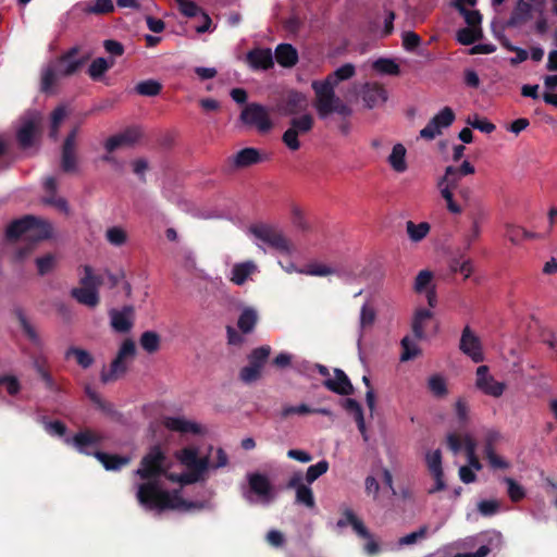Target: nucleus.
I'll use <instances>...</instances> for the list:
<instances>
[{
  "instance_id": "nucleus-29",
  "label": "nucleus",
  "mask_w": 557,
  "mask_h": 557,
  "mask_svg": "<svg viewBox=\"0 0 557 557\" xmlns=\"http://www.w3.org/2000/svg\"><path fill=\"white\" fill-rule=\"evenodd\" d=\"M343 408H345L346 412L354 416L355 422H357L358 430L361 432L363 441H368L367 429L364 428L363 411L359 403L356 399L347 398L343 400Z\"/></svg>"
},
{
  "instance_id": "nucleus-60",
  "label": "nucleus",
  "mask_w": 557,
  "mask_h": 557,
  "mask_svg": "<svg viewBox=\"0 0 557 557\" xmlns=\"http://www.w3.org/2000/svg\"><path fill=\"white\" fill-rule=\"evenodd\" d=\"M302 273L317 277H325L334 273V270L322 263H309L306 265V270L302 271Z\"/></svg>"
},
{
  "instance_id": "nucleus-4",
  "label": "nucleus",
  "mask_w": 557,
  "mask_h": 557,
  "mask_svg": "<svg viewBox=\"0 0 557 557\" xmlns=\"http://www.w3.org/2000/svg\"><path fill=\"white\" fill-rule=\"evenodd\" d=\"M84 270L85 275L79 281L81 286L73 287L70 296L82 306L96 308L99 304L98 287L102 285V278L96 276L89 265H85Z\"/></svg>"
},
{
  "instance_id": "nucleus-34",
  "label": "nucleus",
  "mask_w": 557,
  "mask_h": 557,
  "mask_svg": "<svg viewBox=\"0 0 557 557\" xmlns=\"http://www.w3.org/2000/svg\"><path fill=\"white\" fill-rule=\"evenodd\" d=\"M531 9L532 7L528 1L519 0L515 11L511 13L508 25L519 26L523 24L528 20Z\"/></svg>"
},
{
  "instance_id": "nucleus-47",
  "label": "nucleus",
  "mask_w": 557,
  "mask_h": 557,
  "mask_svg": "<svg viewBox=\"0 0 557 557\" xmlns=\"http://www.w3.org/2000/svg\"><path fill=\"white\" fill-rule=\"evenodd\" d=\"M295 491V504L312 509L315 506L311 487H300Z\"/></svg>"
},
{
  "instance_id": "nucleus-2",
  "label": "nucleus",
  "mask_w": 557,
  "mask_h": 557,
  "mask_svg": "<svg viewBox=\"0 0 557 557\" xmlns=\"http://www.w3.org/2000/svg\"><path fill=\"white\" fill-rule=\"evenodd\" d=\"M355 72V66L346 63L329 74L325 79L313 81L311 84L315 95L313 106L318 116L321 120L326 119L332 113L343 116L338 129L344 136H348L351 129L348 117L352 114V109L336 96L335 88L339 82L351 78Z\"/></svg>"
},
{
  "instance_id": "nucleus-54",
  "label": "nucleus",
  "mask_w": 557,
  "mask_h": 557,
  "mask_svg": "<svg viewBox=\"0 0 557 557\" xmlns=\"http://www.w3.org/2000/svg\"><path fill=\"white\" fill-rule=\"evenodd\" d=\"M17 321H20L21 330H23L25 336L35 345L40 344V338L37 335L36 329L28 322L22 311H17Z\"/></svg>"
},
{
  "instance_id": "nucleus-6",
  "label": "nucleus",
  "mask_w": 557,
  "mask_h": 557,
  "mask_svg": "<svg viewBox=\"0 0 557 557\" xmlns=\"http://www.w3.org/2000/svg\"><path fill=\"white\" fill-rule=\"evenodd\" d=\"M461 175L455 170V166L449 165L445 169L443 177L440 178L437 187L441 196L446 201V208L450 213L460 214L463 210L462 205L454 199V191L460 187Z\"/></svg>"
},
{
  "instance_id": "nucleus-3",
  "label": "nucleus",
  "mask_w": 557,
  "mask_h": 557,
  "mask_svg": "<svg viewBox=\"0 0 557 557\" xmlns=\"http://www.w3.org/2000/svg\"><path fill=\"white\" fill-rule=\"evenodd\" d=\"M101 441L102 437L99 436L98 433L89 429H85L73 435L72 438L65 440V443L73 445L79 454L94 456L98 462L103 465L106 471H120L122 468L129 465L131 458L128 456L111 455L90 449L92 447H97Z\"/></svg>"
},
{
  "instance_id": "nucleus-30",
  "label": "nucleus",
  "mask_w": 557,
  "mask_h": 557,
  "mask_svg": "<svg viewBox=\"0 0 557 557\" xmlns=\"http://www.w3.org/2000/svg\"><path fill=\"white\" fill-rule=\"evenodd\" d=\"M36 223H33L28 231V235L36 240H48L52 238L53 226L45 219L35 216Z\"/></svg>"
},
{
  "instance_id": "nucleus-48",
  "label": "nucleus",
  "mask_w": 557,
  "mask_h": 557,
  "mask_svg": "<svg viewBox=\"0 0 557 557\" xmlns=\"http://www.w3.org/2000/svg\"><path fill=\"white\" fill-rule=\"evenodd\" d=\"M503 482L506 483V485H507L508 498H510L511 502L519 503L524 498V496H525L524 488L522 485L517 483V481L515 479L506 476L503 479Z\"/></svg>"
},
{
  "instance_id": "nucleus-16",
  "label": "nucleus",
  "mask_w": 557,
  "mask_h": 557,
  "mask_svg": "<svg viewBox=\"0 0 557 557\" xmlns=\"http://www.w3.org/2000/svg\"><path fill=\"white\" fill-rule=\"evenodd\" d=\"M265 159L257 148L248 147L228 157L226 162L232 170H237L261 163Z\"/></svg>"
},
{
  "instance_id": "nucleus-33",
  "label": "nucleus",
  "mask_w": 557,
  "mask_h": 557,
  "mask_svg": "<svg viewBox=\"0 0 557 557\" xmlns=\"http://www.w3.org/2000/svg\"><path fill=\"white\" fill-rule=\"evenodd\" d=\"M33 368H35L36 373L39 374L40 380L44 381L45 387H47L48 391H52V392L58 391L57 383L53 381L52 375L46 369V359L45 358L37 357V358L33 359Z\"/></svg>"
},
{
  "instance_id": "nucleus-20",
  "label": "nucleus",
  "mask_w": 557,
  "mask_h": 557,
  "mask_svg": "<svg viewBox=\"0 0 557 557\" xmlns=\"http://www.w3.org/2000/svg\"><path fill=\"white\" fill-rule=\"evenodd\" d=\"M362 100L368 109L383 104L387 100L385 88L377 83H367L361 91Z\"/></svg>"
},
{
  "instance_id": "nucleus-21",
  "label": "nucleus",
  "mask_w": 557,
  "mask_h": 557,
  "mask_svg": "<svg viewBox=\"0 0 557 557\" xmlns=\"http://www.w3.org/2000/svg\"><path fill=\"white\" fill-rule=\"evenodd\" d=\"M133 312L132 306H124L121 310L112 309L109 311L112 329L122 334L129 332L133 329V320H131Z\"/></svg>"
},
{
  "instance_id": "nucleus-37",
  "label": "nucleus",
  "mask_w": 557,
  "mask_h": 557,
  "mask_svg": "<svg viewBox=\"0 0 557 557\" xmlns=\"http://www.w3.org/2000/svg\"><path fill=\"white\" fill-rule=\"evenodd\" d=\"M258 322V315L251 308H245L242 311L240 317L237 320V326L240 332L248 334L253 331L256 323Z\"/></svg>"
},
{
  "instance_id": "nucleus-5",
  "label": "nucleus",
  "mask_w": 557,
  "mask_h": 557,
  "mask_svg": "<svg viewBox=\"0 0 557 557\" xmlns=\"http://www.w3.org/2000/svg\"><path fill=\"white\" fill-rule=\"evenodd\" d=\"M135 356V344L132 338H125L122 341L120 349H117V354L115 358H113L111 366H109V370H101L100 372V381L103 384H108L111 382H116L128 371V364L126 363V359H133Z\"/></svg>"
},
{
  "instance_id": "nucleus-11",
  "label": "nucleus",
  "mask_w": 557,
  "mask_h": 557,
  "mask_svg": "<svg viewBox=\"0 0 557 557\" xmlns=\"http://www.w3.org/2000/svg\"><path fill=\"white\" fill-rule=\"evenodd\" d=\"M475 388L480 389L483 395H487L493 398H498L504 395L507 385L504 382H499L488 373L487 366H480L475 370Z\"/></svg>"
},
{
  "instance_id": "nucleus-27",
  "label": "nucleus",
  "mask_w": 557,
  "mask_h": 557,
  "mask_svg": "<svg viewBox=\"0 0 557 557\" xmlns=\"http://www.w3.org/2000/svg\"><path fill=\"white\" fill-rule=\"evenodd\" d=\"M247 59L253 69L269 70L274 65L271 49H253L247 54Z\"/></svg>"
},
{
  "instance_id": "nucleus-13",
  "label": "nucleus",
  "mask_w": 557,
  "mask_h": 557,
  "mask_svg": "<svg viewBox=\"0 0 557 557\" xmlns=\"http://www.w3.org/2000/svg\"><path fill=\"white\" fill-rule=\"evenodd\" d=\"M454 121L455 113L453 109L445 107L420 131V136L426 140H432L442 133V128L450 126Z\"/></svg>"
},
{
  "instance_id": "nucleus-1",
  "label": "nucleus",
  "mask_w": 557,
  "mask_h": 557,
  "mask_svg": "<svg viewBox=\"0 0 557 557\" xmlns=\"http://www.w3.org/2000/svg\"><path fill=\"white\" fill-rule=\"evenodd\" d=\"M165 459V454L159 445L150 447L141 458L140 467L136 470V475L146 481L137 487L136 498L140 506L158 512L169 509L202 508L201 503L182 498L177 490L169 492L161 487L159 479L166 475Z\"/></svg>"
},
{
  "instance_id": "nucleus-58",
  "label": "nucleus",
  "mask_w": 557,
  "mask_h": 557,
  "mask_svg": "<svg viewBox=\"0 0 557 557\" xmlns=\"http://www.w3.org/2000/svg\"><path fill=\"white\" fill-rule=\"evenodd\" d=\"M180 12L187 17H195L201 14L202 9L191 0H175Z\"/></svg>"
},
{
  "instance_id": "nucleus-46",
  "label": "nucleus",
  "mask_w": 557,
  "mask_h": 557,
  "mask_svg": "<svg viewBox=\"0 0 557 557\" xmlns=\"http://www.w3.org/2000/svg\"><path fill=\"white\" fill-rule=\"evenodd\" d=\"M482 37L481 27H465L457 32V40L465 46L474 44Z\"/></svg>"
},
{
  "instance_id": "nucleus-24",
  "label": "nucleus",
  "mask_w": 557,
  "mask_h": 557,
  "mask_svg": "<svg viewBox=\"0 0 557 557\" xmlns=\"http://www.w3.org/2000/svg\"><path fill=\"white\" fill-rule=\"evenodd\" d=\"M33 223H36V221L35 215L32 214L13 220L5 228V238L10 242L18 240L22 235L28 234Z\"/></svg>"
},
{
  "instance_id": "nucleus-36",
  "label": "nucleus",
  "mask_w": 557,
  "mask_h": 557,
  "mask_svg": "<svg viewBox=\"0 0 557 557\" xmlns=\"http://www.w3.org/2000/svg\"><path fill=\"white\" fill-rule=\"evenodd\" d=\"M255 267L251 262L236 263L231 271V282L237 286H242L253 271Z\"/></svg>"
},
{
  "instance_id": "nucleus-22",
  "label": "nucleus",
  "mask_w": 557,
  "mask_h": 557,
  "mask_svg": "<svg viewBox=\"0 0 557 557\" xmlns=\"http://www.w3.org/2000/svg\"><path fill=\"white\" fill-rule=\"evenodd\" d=\"M426 467L428 471H430L431 475H433L435 480V485L431 487L428 493L435 494L438 491L444 490L445 484L443 480V467L441 466L440 449H435L434 451L426 454Z\"/></svg>"
},
{
  "instance_id": "nucleus-55",
  "label": "nucleus",
  "mask_w": 557,
  "mask_h": 557,
  "mask_svg": "<svg viewBox=\"0 0 557 557\" xmlns=\"http://www.w3.org/2000/svg\"><path fill=\"white\" fill-rule=\"evenodd\" d=\"M374 70L388 75H398L400 73L399 65L391 59H379L373 64Z\"/></svg>"
},
{
  "instance_id": "nucleus-50",
  "label": "nucleus",
  "mask_w": 557,
  "mask_h": 557,
  "mask_svg": "<svg viewBox=\"0 0 557 557\" xmlns=\"http://www.w3.org/2000/svg\"><path fill=\"white\" fill-rule=\"evenodd\" d=\"M507 235L512 244L539 239V236L535 233L528 232L520 226L510 227L507 232Z\"/></svg>"
},
{
  "instance_id": "nucleus-56",
  "label": "nucleus",
  "mask_w": 557,
  "mask_h": 557,
  "mask_svg": "<svg viewBox=\"0 0 557 557\" xmlns=\"http://www.w3.org/2000/svg\"><path fill=\"white\" fill-rule=\"evenodd\" d=\"M60 77L61 76H60L59 69H58L57 64L53 66L46 67L45 71L42 72V77H41L42 90L48 91L54 85L57 79Z\"/></svg>"
},
{
  "instance_id": "nucleus-45",
  "label": "nucleus",
  "mask_w": 557,
  "mask_h": 557,
  "mask_svg": "<svg viewBox=\"0 0 557 557\" xmlns=\"http://www.w3.org/2000/svg\"><path fill=\"white\" fill-rule=\"evenodd\" d=\"M329 469L330 463L326 460H322L307 468L306 473H304L302 476H305L306 483L310 485L314 483L321 475L326 473Z\"/></svg>"
},
{
  "instance_id": "nucleus-57",
  "label": "nucleus",
  "mask_w": 557,
  "mask_h": 557,
  "mask_svg": "<svg viewBox=\"0 0 557 557\" xmlns=\"http://www.w3.org/2000/svg\"><path fill=\"white\" fill-rule=\"evenodd\" d=\"M66 116V110L64 107H58L55 108L51 113V129H50V137L53 139L58 138L59 135V128L61 123Z\"/></svg>"
},
{
  "instance_id": "nucleus-14",
  "label": "nucleus",
  "mask_w": 557,
  "mask_h": 557,
  "mask_svg": "<svg viewBox=\"0 0 557 557\" xmlns=\"http://www.w3.org/2000/svg\"><path fill=\"white\" fill-rule=\"evenodd\" d=\"M459 350H461L463 355L470 357L474 363L483 362L484 360L480 338L468 325L462 330L461 341H459Z\"/></svg>"
},
{
  "instance_id": "nucleus-40",
  "label": "nucleus",
  "mask_w": 557,
  "mask_h": 557,
  "mask_svg": "<svg viewBox=\"0 0 557 557\" xmlns=\"http://www.w3.org/2000/svg\"><path fill=\"white\" fill-rule=\"evenodd\" d=\"M289 220H290V223L295 227H297L301 231L308 230V221L306 218V211L304 210V208L301 206H299L296 202H292L289 205Z\"/></svg>"
},
{
  "instance_id": "nucleus-7",
  "label": "nucleus",
  "mask_w": 557,
  "mask_h": 557,
  "mask_svg": "<svg viewBox=\"0 0 557 557\" xmlns=\"http://www.w3.org/2000/svg\"><path fill=\"white\" fill-rule=\"evenodd\" d=\"M271 355V347L269 345L260 346L248 355V366L242 368L238 372V379L245 384H250L262 376V368L267 364Z\"/></svg>"
},
{
  "instance_id": "nucleus-64",
  "label": "nucleus",
  "mask_w": 557,
  "mask_h": 557,
  "mask_svg": "<svg viewBox=\"0 0 557 557\" xmlns=\"http://www.w3.org/2000/svg\"><path fill=\"white\" fill-rule=\"evenodd\" d=\"M421 44V37L414 32L403 33V47L407 51H414Z\"/></svg>"
},
{
  "instance_id": "nucleus-61",
  "label": "nucleus",
  "mask_w": 557,
  "mask_h": 557,
  "mask_svg": "<svg viewBox=\"0 0 557 557\" xmlns=\"http://www.w3.org/2000/svg\"><path fill=\"white\" fill-rule=\"evenodd\" d=\"M123 146H131L137 143L143 136V132L139 127L126 128L123 133L119 134Z\"/></svg>"
},
{
  "instance_id": "nucleus-28",
  "label": "nucleus",
  "mask_w": 557,
  "mask_h": 557,
  "mask_svg": "<svg viewBox=\"0 0 557 557\" xmlns=\"http://www.w3.org/2000/svg\"><path fill=\"white\" fill-rule=\"evenodd\" d=\"M274 53L276 62L283 67H293L298 62V52L290 44H280Z\"/></svg>"
},
{
  "instance_id": "nucleus-10",
  "label": "nucleus",
  "mask_w": 557,
  "mask_h": 557,
  "mask_svg": "<svg viewBox=\"0 0 557 557\" xmlns=\"http://www.w3.org/2000/svg\"><path fill=\"white\" fill-rule=\"evenodd\" d=\"M313 125L314 120L312 115L308 113L292 119L289 128H287L282 136L283 143L289 150H298L300 148L298 136L311 132Z\"/></svg>"
},
{
  "instance_id": "nucleus-19",
  "label": "nucleus",
  "mask_w": 557,
  "mask_h": 557,
  "mask_svg": "<svg viewBox=\"0 0 557 557\" xmlns=\"http://www.w3.org/2000/svg\"><path fill=\"white\" fill-rule=\"evenodd\" d=\"M334 379L323 381V386L334 394L347 396L354 394V385L347 377L346 372L341 369L334 370Z\"/></svg>"
},
{
  "instance_id": "nucleus-39",
  "label": "nucleus",
  "mask_w": 557,
  "mask_h": 557,
  "mask_svg": "<svg viewBox=\"0 0 557 557\" xmlns=\"http://www.w3.org/2000/svg\"><path fill=\"white\" fill-rule=\"evenodd\" d=\"M249 487L259 496H267L271 491L270 481L265 475L259 473L249 475Z\"/></svg>"
},
{
  "instance_id": "nucleus-31",
  "label": "nucleus",
  "mask_w": 557,
  "mask_h": 557,
  "mask_svg": "<svg viewBox=\"0 0 557 557\" xmlns=\"http://www.w3.org/2000/svg\"><path fill=\"white\" fill-rule=\"evenodd\" d=\"M65 359L74 358L82 369H89L94 364V357L87 350L76 346H70L64 354Z\"/></svg>"
},
{
  "instance_id": "nucleus-32",
  "label": "nucleus",
  "mask_w": 557,
  "mask_h": 557,
  "mask_svg": "<svg viewBox=\"0 0 557 557\" xmlns=\"http://www.w3.org/2000/svg\"><path fill=\"white\" fill-rule=\"evenodd\" d=\"M432 312L425 308H419L414 312L413 323H411V331L416 338L422 339L424 337V324L431 320Z\"/></svg>"
},
{
  "instance_id": "nucleus-51",
  "label": "nucleus",
  "mask_w": 557,
  "mask_h": 557,
  "mask_svg": "<svg viewBox=\"0 0 557 557\" xmlns=\"http://www.w3.org/2000/svg\"><path fill=\"white\" fill-rule=\"evenodd\" d=\"M162 85L153 79H147L138 83L135 87L137 94L141 96L153 97L160 94Z\"/></svg>"
},
{
  "instance_id": "nucleus-43",
  "label": "nucleus",
  "mask_w": 557,
  "mask_h": 557,
  "mask_svg": "<svg viewBox=\"0 0 557 557\" xmlns=\"http://www.w3.org/2000/svg\"><path fill=\"white\" fill-rule=\"evenodd\" d=\"M434 280V274L429 270H420L418 275H416L413 290L416 294H423L424 290L431 288V286H435L432 281Z\"/></svg>"
},
{
  "instance_id": "nucleus-26",
  "label": "nucleus",
  "mask_w": 557,
  "mask_h": 557,
  "mask_svg": "<svg viewBox=\"0 0 557 557\" xmlns=\"http://www.w3.org/2000/svg\"><path fill=\"white\" fill-rule=\"evenodd\" d=\"M347 525L352 527L355 534L362 539H371L372 536L370 531L363 524L362 520H360L350 509L343 511V519H339L337 522V527L339 528Z\"/></svg>"
},
{
  "instance_id": "nucleus-25",
  "label": "nucleus",
  "mask_w": 557,
  "mask_h": 557,
  "mask_svg": "<svg viewBox=\"0 0 557 557\" xmlns=\"http://www.w3.org/2000/svg\"><path fill=\"white\" fill-rule=\"evenodd\" d=\"M77 52L78 49L74 47L58 59L55 64L59 69L60 76L65 77L76 73L84 64V60H73V57L77 54Z\"/></svg>"
},
{
  "instance_id": "nucleus-8",
  "label": "nucleus",
  "mask_w": 557,
  "mask_h": 557,
  "mask_svg": "<svg viewBox=\"0 0 557 557\" xmlns=\"http://www.w3.org/2000/svg\"><path fill=\"white\" fill-rule=\"evenodd\" d=\"M240 121L245 125L256 128L261 134L270 132L273 127L267 108L256 102L249 103L243 109Z\"/></svg>"
},
{
  "instance_id": "nucleus-49",
  "label": "nucleus",
  "mask_w": 557,
  "mask_h": 557,
  "mask_svg": "<svg viewBox=\"0 0 557 557\" xmlns=\"http://www.w3.org/2000/svg\"><path fill=\"white\" fill-rule=\"evenodd\" d=\"M114 11L112 0H95L84 9L87 14H108Z\"/></svg>"
},
{
  "instance_id": "nucleus-59",
  "label": "nucleus",
  "mask_w": 557,
  "mask_h": 557,
  "mask_svg": "<svg viewBox=\"0 0 557 557\" xmlns=\"http://www.w3.org/2000/svg\"><path fill=\"white\" fill-rule=\"evenodd\" d=\"M428 525H423L419 528L417 531H413L410 534H406L398 540V544L401 546H409L411 544H416L418 540H422L426 536Z\"/></svg>"
},
{
  "instance_id": "nucleus-52",
  "label": "nucleus",
  "mask_w": 557,
  "mask_h": 557,
  "mask_svg": "<svg viewBox=\"0 0 557 557\" xmlns=\"http://www.w3.org/2000/svg\"><path fill=\"white\" fill-rule=\"evenodd\" d=\"M375 321V311L369 305H362L361 314H359V327H361V332L371 327ZM362 338V333L359 334V339Z\"/></svg>"
},
{
  "instance_id": "nucleus-63",
  "label": "nucleus",
  "mask_w": 557,
  "mask_h": 557,
  "mask_svg": "<svg viewBox=\"0 0 557 557\" xmlns=\"http://www.w3.org/2000/svg\"><path fill=\"white\" fill-rule=\"evenodd\" d=\"M107 240L111 244H124L127 240V234L124 228L113 226L107 231Z\"/></svg>"
},
{
  "instance_id": "nucleus-15",
  "label": "nucleus",
  "mask_w": 557,
  "mask_h": 557,
  "mask_svg": "<svg viewBox=\"0 0 557 557\" xmlns=\"http://www.w3.org/2000/svg\"><path fill=\"white\" fill-rule=\"evenodd\" d=\"M78 134V127L73 128L66 136L61 157V169L65 173H73L77 171V158H76V137Z\"/></svg>"
},
{
  "instance_id": "nucleus-17",
  "label": "nucleus",
  "mask_w": 557,
  "mask_h": 557,
  "mask_svg": "<svg viewBox=\"0 0 557 557\" xmlns=\"http://www.w3.org/2000/svg\"><path fill=\"white\" fill-rule=\"evenodd\" d=\"M307 108V97L302 92L296 90L288 91L278 106V110L284 115H295L302 111H306Z\"/></svg>"
},
{
  "instance_id": "nucleus-53",
  "label": "nucleus",
  "mask_w": 557,
  "mask_h": 557,
  "mask_svg": "<svg viewBox=\"0 0 557 557\" xmlns=\"http://www.w3.org/2000/svg\"><path fill=\"white\" fill-rule=\"evenodd\" d=\"M57 264V258L53 255L48 253L44 257L36 258L37 273L40 276H45L51 273Z\"/></svg>"
},
{
  "instance_id": "nucleus-18",
  "label": "nucleus",
  "mask_w": 557,
  "mask_h": 557,
  "mask_svg": "<svg viewBox=\"0 0 557 557\" xmlns=\"http://www.w3.org/2000/svg\"><path fill=\"white\" fill-rule=\"evenodd\" d=\"M44 189L47 193V196L42 198V202L45 205L52 206L55 209H58L59 211L69 215L71 210H70V206H69L66 199L63 197H59L57 195V190H58L57 180L52 176L47 177L44 183Z\"/></svg>"
},
{
  "instance_id": "nucleus-35",
  "label": "nucleus",
  "mask_w": 557,
  "mask_h": 557,
  "mask_svg": "<svg viewBox=\"0 0 557 557\" xmlns=\"http://www.w3.org/2000/svg\"><path fill=\"white\" fill-rule=\"evenodd\" d=\"M139 344L146 354H157L161 345V337L154 331H146L141 333Z\"/></svg>"
},
{
  "instance_id": "nucleus-12",
  "label": "nucleus",
  "mask_w": 557,
  "mask_h": 557,
  "mask_svg": "<svg viewBox=\"0 0 557 557\" xmlns=\"http://www.w3.org/2000/svg\"><path fill=\"white\" fill-rule=\"evenodd\" d=\"M40 123L39 113H29L22 119L21 126L16 132V139L21 148L27 149L34 145Z\"/></svg>"
},
{
  "instance_id": "nucleus-41",
  "label": "nucleus",
  "mask_w": 557,
  "mask_h": 557,
  "mask_svg": "<svg viewBox=\"0 0 557 557\" xmlns=\"http://www.w3.org/2000/svg\"><path fill=\"white\" fill-rule=\"evenodd\" d=\"M428 391H430L431 395L437 398H444L447 391V383L445 379L441 374H434L428 379Z\"/></svg>"
},
{
  "instance_id": "nucleus-44",
  "label": "nucleus",
  "mask_w": 557,
  "mask_h": 557,
  "mask_svg": "<svg viewBox=\"0 0 557 557\" xmlns=\"http://www.w3.org/2000/svg\"><path fill=\"white\" fill-rule=\"evenodd\" d=\"M406 228L412 242H420L429 234L431 226L428 222L416 224L412 221H408Z\"/></svg>"
},
{
  "instance_id": "nucleus-23",
  "label": "nucleus",
  "mask_w": 557,
  "mask_h": 557,
  "mask_svg": "<svg viewBox=\"0 0 557 557\" xmlns=\"http://www.w3.org/2000/svg\"><path fill=\"white\" fill-rule=\"evenodd\" d=\"M162 424H164L165 429L182 434L200 435L202 432L201 425L182 417H165Z\"/></svg>"
},
{
  "instance_id": "nucleus-9",
  "label": "nucleus",
  "mask_w": 557,
  "mask_h": 557,
  "mask_svg": "<svg viewBox=\"0 0 557 557\" xmlns=\"http://www.w3.org/2000/svg\"><path fill=\"white\" fill-rule=\"evenodd\" d=\"M247 232L255 239L264 244H287L284 231L274 223L257 221L248 226Z\"/></svg>"
},
{
  "instance_id": "nucleus-62",
  "label": "nucleus",
  "mask_w": 557,
  "mask_h": 557,
  "mask_svg": "<svg viewBox=\"0 0 557 557\" xmlns=\"http://www.w3.org/2000/svg\"><path fill=\"white\" fill-rule=\"evenodd\" d=\"M450 270L454 272H460L463 277L468 278L472 273V264L469 259H454L450 262Z\"/></svg>"
},
{
  "instance_id": "nucleus-38",
  "label": "nucleus",
  "mask_w": 557,
  "mask_h": 557,
  "mask_svg": "<svg viewBox=\"0 0 557 557\" xmlns=\"http://www.w3.org/2000/svg\"><path fill=\"white\" fill-rule=\"evenodd\" d=\"M405 157L406 148L401 144H396L388 157V162L396 172H404L407 169Z\"/></svg>"
},
{
  "instance_id": "nucleus-42",
  "label": "nucleus",
  "mask_w": 557,
  "mask_h": 557,
  "mask_svg": "<svg viewBox=\"0 0 557 557\" xmlns=\"http://www.w3.org/2000/svg\"><path fill=\"white\" fill-rule=\"evenodd\" d=\"M114 65V60L108 61L104 58L95 59L88 67V75L92 79H99L110 67Z\"/></svg>"
}]
</instances>
